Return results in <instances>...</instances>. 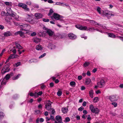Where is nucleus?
Returning a JSON list of instances; mask_svg holds the SVG:
<instances>
[{
	"instance_id": "nucleus-13",
	"label": "nucleus",
	"mask_w": 123,
	"mask_h": 123,
	"mask_svg": "<svg viewBox=\"0 0 123 123\" xmlns=\"http://www.w3.org/2000/svg\"><path fill=\"white\" fill-rule=\"evenodd\" d=\"M55 119L58 122V123H62V117L58 115L55 117Z\"/></svg>"
},
{
	"instance_id": "nucleus-18",
	"label": "nucleus",
	"mask_w": 123,
	"mask_h": 123,
	"mask_svg": "<svg viewBox=\"0 0 123 123\" xmlns=\"http://www.w3.org/2000/svg\"><path fill=\"white\" fill-rule=\"evenodd\" d=\"M36 49L38 50H41L43 48L41 45L39 44L36 46Z\"/></svg>"
},
{
	"instance_id": "nucleus-39",
	"label": "nucleus",
	"mask_w": 123,
	"mask_h": 123,
	"mask_svg": "<svg viewBox=\"0 0 123 123\" xmlns=\"http://www.w3.org/2000/svg\"><path fill=\"white\" fill-rule=\"evenodd\" d=\"M46 55V54L45 53H44V54L42 55H41L40 56H39V59L42 58L44 57Z\"/></svg>"
},
{
	"instance_id": "nucleus-31",
	"label": "nucleus",
	"mask_w": 123,
	"mask_h": 123,
	"mask_svg": "<svg viewBox=\"0 0 123 123\" xmlns=\"http://www.w3.org/2000/svg\"><path fill=\"white\" fill-rule=\"evenodd\" d=\"M8 58L11 59L15 58V57L14 55L11 54Z\"/></svg>"
},
{
	"instance_id": "nucleus-34",
	"label": "nucleus",
	"mask_w": 123,
	"mask_h": 123,
	"mask_svg": "<svg viewBox=\"0 0 123 123\" xmlns=\"http://www.w3.org/2000/svg\"><path fill=\"white\" fill-rule=\"evenodd\" d=\"M36 60L35 59H31L29 60L28 62L29 63H31L33 62H35L36 61Z\"/></svg>"
},
{
	"instance_id": "nucleus-50",
	"label": "nucleus",
	"mask_w": 123,
	"mask_h": 123,
	"mask_svg": "<svg viewBox=\"0 0 123 123\" xmlns=\"http://www.w3.org/2000/svg\"><path fill=\"white\" fill-rule=\"evenodd\" d=\"M83 113L84 114H86L87 113V111L85 110H84L83 111Z\"/></svg>"
},
{
	"instance_id": "nucleus-2",
	"label": "nucleus",
	"mask_w": 123,
	"mask_h": 123,
	"mask_svg": "<svg viewBox=\"0 0 123 123\" xmlns=\"http://www.w3.org/2000/svg\"><path fill=\"white\" fill-rule=\"evenodd\" d=\"M102 12V13L101 15L103 16H105L107 17L108 18H109V17L111 16H114L115 14L113 12L107 10H103Z\"/></svg>"
},
{
	"instance_id": "nucleus-4",
	"label": "nucleus",
	"mask_w": 123,
	"mask_h": 123,
	"mask_svg": "<svg viewBox=\"0 0 123 123\" xmlns=\"http://www.w3.org/2000/svg\"><path fill=\"white\" fill-rule=\"evenodd\" d=\"M89 108L91 111L93 113L98 114L99 112L98 109L97 108H95L91 104L90 105Z\"/></svg>"
},
{
	"instance_id": "nucleus-28",
	"label": "nucleus",
	"mask_w": 123,
	"mask_h": 123,
	"mask_svg": "<svg viewBox=\"0 0 123 123\" xmlns=\"http://www.w3.org/2000/svg\"><path fill=\"white\" fill-rule=\"evenodd\" d=\"M16 47L19 49H22V47L18 43L16 44Z\"/></svg>"
},
{
	"instance_id": "nucleus-26",
	"label": "nucleus",
	"mask_w": 123,
	"mask_h": 123,
	"mask_svg": "<svg viewBox=\"0 0 123 123\" xmlns=\"http://www.w3.org/2000/svg\"><path fill=\"white\" fill-rule=\"evenodd\" d=\"M11 75H11V74H10V75L7 74L6 75L4 79H5L6 80H8L9 79L10 76H11Z\"/></svg>"
},
{
	"instance_id": "nucleus-32",
	"label": "nucleus",
	"mask_w": 123,
	"mask_h": 123,
	"mask_svg": "<svg viewBox=\"0 0 123 123\" xmlns=\"http://www.w3.org/2000/svg\"><path fill=\"white\" fill-rule=\"evenodd\" d=\"M6 83V82L5 80V79H4L1 82V85H5Z\"/></svg>"
},
{
	"instance_id": "nucleus-44",
	"label": "nucleus",
	"mask_w": 123,
	"mask_h": 123,
	"mask_svg": "<svg viewBox=\"0 0 123 123\" xmlns=\"http://www.w3.org/2000/svg\"><path fill=\"white\" fill-rule=\"evenodd\" d=\"M6 51V50L5 49H3L2 50V51L1 54H0V56H1L3 55V53L5 52Z\"/></svg>"
},
{
	"instance_id": "nucleus-20",
	"label": "nucleus",
	"mask_w": 123,
	"mask_h": 123,
	"mask_svg": "<svg viewBox=\"0 0 123 123\" xmlns=\"http://www.w3.org/2000/svg\"><path fill=\"white\" fill-rule=\"evenodd\" d=\"M91 80L89 78L86 79V80L85 83L86 84L88 85L91 82Z\"/></svg>"
},
{
	"instance_id": "nucleus-47",
	"label": "nucleus",
	"mask_w": 123,
	"mask_h": 123,
	"mask_svg": "<svg viewBox=\"0 0 123 123\" xmlns=\"http://www.w3.org/2000/svg\"><path fill=\"white\" fill-rule=\"evenodd\" d=\"M21 64V63L20 62H18L15 64V66L16 67H17L18 66L20 65Z\"/></svg>"
},
{
	"instance_id": "nucleus-37",
	"label": "nucleus",
	"mask_w": 123,
	"mask_h": 123,
	"mask_svg": "<svg viewBox=\"0 0 123 123\" xmlns=\"http://www.w3.org/2000/svg\"><path fill=\"white\" fill-rule=\"evenodd\" d=\"M70 120V118L69 117H66L65 120V121L66 122H69Z\"/></svg>"
},
{
	"instance_id": "nucleus-60",
	"label": "nucleus",
	"mask_w": 123,
	"mask_h": 123,
	"mask_svg": "<svg viewBox=\"0 0 123 123\" xmlns=\"http://www.w3.org/2000/svg\"><path fill=\"white\" fill-rule=\"evenodd\" d=\"M42 94L43 92L42 91L39 92L37 93V94L38 95H42Z\"/></svg>"
},
{
	"instance_id": "nucleus-16",
	"label": "nucleus",
	"mask_w": 123,
	"mask_h": 123,
	"mask_svg": "<svg viewBox=\"0 0 123 123\" xmlns=\"http://www.w3.org/2000/svg\"><path fill=\"white\" fill-rule=\"evenodd\" d=\"M4 35L5 37H7L11 35L12 33L10 31H8L4 33Z\"/></svg>"
},
{
	"instance_id": "nucleus-10",
	"label": "nucleus",
	"mask_w": 123,
	"mask_h": 123,
	"mask_svg": "<svg viewBox=\"0 0 123 123\" xmlns=\"http://www.w3.org/2000/svg\"><path fill=\"white\" fill-rule=\"evenodd\" d=\"M26 16L25 19L27 21L30 22L32 20L33 18L32 15L27 14Z\"/></svg>"
},
{
	"instance_id": "nucleus-19",
	"label": "nucleus",
	"mask_w": 123,
	"mask_h": 123,
	"mask_svg": "<svg viewBox=\"0 0 123 123\" xmlns=\"http://www.w3.org/2000/svg\"><path fill=\"white\" fill-rule=\"evenodd\" d=\"M93 92L92 90H90L89 92V94L90 96L92 98L93 97Z\"/></svg>"
},
{
	"instance_id": "nucleus-24",
	"label": "nucleus",
	"mask_w": 123,
	"mask_h": 123,
	"mask_svg": "<svg viewBox=\"0 0 123 123\" xmlns=\"http://www.w3.org/2000/svg\"><path fill=\"white\" fill-rule=\"evenodd\" d=\"M21 75L20 74H18L17 76H14L12 78V79L13 80H15L18 79L19 77L21 76Z\"/></svg>"
},
{
	"instance_id": "nucleus-49",
	"label": "nucleus",
	"mask_w": 123,
	"mask_h": 123,
	"mask_svg": "<svg viewBox=\"0 0 123 123\" xmlns=\"http://www.w3.org/2000/svg\"><path fill=\"white\" fill-rule=\"evenodd\" d=\"M87 117V115L85 114H83L82 115V117L84 119H85Z\"/></svg>"
},
{
	"instance_id": "nucleus-29",
	"label": "nucleus",
	"mask_w": 123,
	"mask_h": 123,
	"mask_svg": "<svg viewBox=\"0 0 123 123\" xmlns=\"http://www.w3.org/2000/svg\"><path fill=\"white\" fill-rule=\"evenodd\" d=\"M98 97H96L93 99V101L95 103L97 102L98 101Z\"/></svg>"
},
{
	"instance_id": "nucleus-8",
	"label": "nucleus",
	"mask_w": 123,
	"mask_h": 123,
	"mask_svg": "<svg viewBox=\"0 0 123 123\" xmlns=\"http://www.w3.org/2000/svg\"><path fill=\"white\" fill-rule=\"evenodd\" d=\"M9 70V68L8 65H6L1 70V73L2 74H4L6 72H8Z\"/></svg>"
},
{
	"instance_id": "nucleus-40",
	"label": "nucleus",
	"mask_w": 123,
	"mask_h": 123,
	"mask_svg": "<svg viewBox=\"0 0 123 123\" xmlns=\"http://www.w3.org/2000/svg\"><path fill=\"white\" fill-rule=\"evenodd\" d=\"M49 11V12L48 14V15L49 16V15H51L52 14V13L53 12V11L52 9H50V10Z\"/></svg>"
},
{
	"instance_id": "nucleus-38",
	"label": "nucleus",
	"mask_w": 123,
	"mask_h": 123,
	"mask_svg": "<svg viewBox=\"0 0 123 123\" xmlns=\"http://www.w3.org/2000/svg\"><path fill=\"white\" fill-rule=\"evenodd\" d=\"M43 21L45 22H48L49 21V20L47 18H44L43 19Z\"/></svg>"
},
{
	"instance_id": "nucleus-27",
	"label": "nucleus",
	"mask_w": 123,
	"mask_h": 123,
	"mask_svg": "<svg viewBox=\"0 0 123 123\" xmlns=\"http://www.w3.org/2000/svg\"><path fill=\"white\" fill-rule=\"evenodd\" d=\"M5 4L6 5L8 6H11L12 5V3L11 2H5Z\"/></svg>"
},
{
	"instance_id": "nucleus-58",
	"label": "nucleus",
	"mask_w": 123,
	"mask_h": 123,
	"mask_svg": "<svg viewBox=\"0 0 123 123\" xmlns=\"http://www.w3.org/2000/svg\"><path fill=\"white\" fill-rule=\"evenodd\" d=\"M62 4V3L60 2H56L55 3V5H60Z\"/></svg>"
},
{
	"instance_id": "nucleus-14",
	"label": "nucleus",
	"mask_w": 123,
	"mask_h": 123,
	"mask_svg": "<svg viewBox=\"0 0 123 123\" xmlns=\"http://www.w3.org/2000/svg\"><path fill=\"white\" fill-rule=\"evenodd\" d=\"M35 16L37 19H40L42 18L43 15L41 13H37L35 14Z\"/></svg>"
},
{
	"instance_id": "nucleus-21",
	"label": "nucleus",
	"mask_w": 123,
	"mask_h": 123,
	"mask_svg": "<svg viewBox=\"0 0 123 123\" xmlns=\"http://www.w3.org/2000/svg\"><path fill=\"white\" fill-rule=\"evenodd\" d=\"M41 40V39H40L37 38H35L34 39V41L35 43H37L38 42H40Z\"/></svg>"
},
{
	"instance_id": "nucleus-17",
	"label": "nucleus",
	"mask_w": 123,
	"mask_h": 123,
	"mask_svg": "<svg viewBox=\"0 0 123 123\" xmlns=\"http://www.w3.org/2000/svg\"><path fill=\"white\" fill-rule=\"evenodd\" d=\"M62 111L63 113L65 114L68 112V109L67 107L62 108Z\"/></svg>"
},
{
	"instance_id": "nucleus-57",
	"label": "nucleus",
	"mask_w": 123,
	"mask_h": 123,
	"mask_svg": "<svg viewBox=\"0 0 123 123\" xmlns=\"http://www.w3.org/2000/svg\"><path fill=\"white\" fill-rule=\"evenodd\" d=\"M50 111H51V112H52V114H53L55 112V111L54 109H50Z\"/></svg>"
},
{
	"instance_id": "nucleus-3",
	"label": "nucleus",
	"mask_w": 123,
	"mask_h": 123,
	"mask_svg": "<svg viewBox=\"0 0 123 123\" xmlns=\"http://www.w3.org/2000/svg\"><path fill=\"white\" fill-rule=\"evenodd\" d=\"M62 17L60 16V15L57 13H54L53 16H51V18L53 19V18L55 19L59 20L61 21H63V19L61 18Z\"/></svg>"
},
{
	"instance_id": "nucleus-52",
	"label": "nucleus",
	"mask_w": 123,
	"mask_h": 123,
	"mask_svg": "<svg viewBox=\"0 0 123 123\" xmlns=\"http://www.w3.org/2000/svg\"><path fill=\"white\" fill-rule=\"evenodd\" d=\"M35 112L37 114H38L40 113V111L39 110H36L35 111Z\"/></svg>"
},
{
	"instance_id": "nucleus-61",
	"label": "nucleus",
	"mask_w": 123,
	"mask_h": 123,
	"mask_svg": "<svg viewBox=\"0 0 123 123\" xmlns=\"http://www.w3.org/2000/svg\"><path fill=\"white\" fill-rule=\"evenodd\" d=\"M54 83L53 82H51L49 84L50 86L52 87L54 86Z\"/></svg>"
},
{
	"instance_id": "nucleus-41",
	"label": "nucleus",
	"mask_w": 123,
	"mask_h": 123,
	"mask_svg": "<svg viewBox=\"0 0 123 123\" xmlns=\"http://www.w3.org/2000/svg\"><path fill=\"white\" fill-rule=\"evenodd\" d=\"M1 15L3 16H5L6 15V13L4 11H2L1 12Z\"/></svg>"
},
{
	"instance_id": "nucleus-12",
	"label": "nucleus",
	"mask_w": 123,
	"mask_h": 123,
	"mask_svg": "<svg viewBox=\"0 0 123 123\" xmlns=\"http://www.w3.org/2000/svg\"><path fill=\"white\" fill-rule=\"evenodd\" d=\"M45 108L48 110H50L51 109V105L50 102L47 103L45 105Z\"/></svg>"
},
{
	"instance_id": "nucleus-48",
	"label": "nucleus",
	"mask_w": 123,
	"mask_h": 123,
	"mask_svg": "<svg viewBox=\"0 0 123 123\" xmlns=\"http://www.w3.org/2000/svg\"><path fill=\"white\" fill-rule=\"evenodd\" d=\"M91 118L90 117V115H88L87 116V119L88 121H90L91 120Z\"/></svg>"
},
{
	"instance_id": "nucleus-36",
	"label": "nucleus",
	"mask_w": 123,
	"mask_h": 123,
	"mask_svg": "<svg viewBox=\"0 0 123 123\" xmlns=\"http://www.w3.org/2000/svg\"><path fill=\"white\" fill-rule=\"evenodd\" d=\"M10 52H12L14 54H15L16 52V50L14 48L10 50Z\"/></svg>"
},
{
	"instance_id": "nucleus-51",
	"label": "nucleus",
	"mask_w": 123,
	"mask_h": 123,
	"mask_svg": "<svg viewBox=\"0 0 123 123\" xmlns=\"http://www.w3.org/2000/svg\"><path fill=\"white\" fill-rule=\"evenodd\" d=\"M26 3L27 5H31V2L30 1H27L26 2Z\"/></svg>"
},
{
	"instance_id": "nucleus-9",
	"label": "nucleus",
	"mask_w": 123,
	"mask_h": 123,
	"mask_svg": "<svg viewBox=\"0 0 123 123\" xmlns=\"http://www.w3.org/2000/svg\"><path fill=\"white\" fill-rule=\"evenodd\" d=\"M68 36L71 39L74 40L76 39L77 36L73 33H70L68 34Z\"/></svg>"
},
{
	"instance_id": "nucleus-6",
	"label": "nucleus",
	"mask_w": 123,
	"mask_h": 123,
	"mask_svg": "<svg viewBox=\"0 0 123 123\" xmlns=\"http://www.w3.org/2000/svg\"><path fill=\"white\" fill-rule=\"evenodd\" d=\"M106 98L111 102L116 101L118 99L116 95L109 96H106Z\"/></svg>"
},
{
	"instance_id": "nucleus-15",
	"label": "nucleus",
	"mask_w": 123,
	"mask_h": 123,
	"mask_svg": "<svg viewBox=\"0 0 123 123\" xmlns=\"http://www.w3.org/2000/svg\"><path fill=\"white\" fill-rule=\"evenodd\" d=\"M19 26L20 27L22 28V29L23 30V29L24 30L27 27L30 26V25L25 24H22L21 25H20Z\"/></svg>"
},
{
	"instance_id": "nucleus-43",
	"label": "nucleus",
	"mask_w": 123,
	"mask_h": 123,
	"mask_svg": "<svg viewBox=\"0 0 123 123\" xmlns=\"http://www.w3.org/2000/svg\"><path fill=\"white\" fill-rule=\"evenodd\" d=\"M4 116V113L2 112H0V116L2 118Z\"/></svg>"
},
{
	"instance_id": "nucleus-1",
	"label": "nucleus",
	"mask_w": 123,
	"mask_h": 123,
	"mask_svg": "<svg viewBox=\"0 0 123 123\" xmlns=\"http://www.w3.org/2000/svg\"><path fill=\"white\" fill-rule=\"evenodd\" d=\"M75 27L81 30H86L87 31H93L94 30H98L94 27H87L86 26H83L80 25H75Z\"/></svg>"
},
{
	"instance_id": "nucleus-42",
	"label": "nucleus",
	"mask_w": 123,
	"mask_h": 123,
	"mask_svg": "<svg viewBox=\"0 0 123 123\" xmlns=\"http://www.w3.org/2000/svg\"><path fill=\"white\" fill-rule=\"evenodd\" d=\"M111 104L113 105L114 107H116L117 105V104L116 102L112 103Z\"/></svg>"
},
{
	"instance_id": "nucleus-53",
	"label": "nucleus",
	"mask_w": 123,
	"mask_h": 123,
	"mask_svg": "<svg viewBox=\"0 0 123 123\" xmlns=\"http://www.w3.org/2000/svg\"><path fill=\"white\" fill-rule=\"evenodd\" d=\"M78 79L79 80H81L82 79V77L81 75L79 76L78 77Z\"/></svg>"
},
{
	"instance_id": "nucleus-33",
	"label": "nucleus",
	"mask_w": 123,
	"mask_h": 123,
	"mask_svg": "<svg viewBox=\"0 0 123 123\" xmlns=\"http://www.w3.org/2000/svg\"><path fill=\"white\" fill-rule=\"evenodd\" d=\"M84 109V108L83 106H81L78 109V110L80 111H82Z\"/></svg>"
},
{
	"instance_id": "nucleus-56",
	"label": "nucleus",
	"mask_w": 123,
	"mask_h": 123,
	"mask_svg": "<svg viewBox=\"0 0 123 123\" xmlns=\"http://www.w3.org/2000/svg\"><path fill=\"white\" fill-rule=\"evenodd\" d=\"M86 103L85 101H84L82 105L84 106H86Z\"/></svg>"
},
{
	"instance_id": "nucleus-62",
	"label": "nucleus",
	"mask_w": 123,
	"mask_h": 123,
	"mask_svg": "<svg viewBox=\"0 0 123 123\" xmlns=\"http://www.w3.org/2000/svg\"><path fill=\"white\" fill-rule=\"evenodd\" d=\"M48 1L49 3H54V2L52 0H49Z\"/></svg>"
},
{
	"instance_id": "nucleus-22",
	"label": "nucleus",
	"mask_w": 123,
	"mask_h": 123,
	"mask_svg": "<svg viewBox=\"0 0 123 123\" xmlns=\"http://www.w3.org/2000/svg\"><path fill=\"white\" fill-rule=\"evenodd\" d=\"M97 11L98 13L100 14H101L102 13L103 10H101V8L99 7H98L97 8Z\"/></svg>"
},
{
	"instance_id": "nucleus-25",
	"label": "nucleus",
	"mask_w": 123,
	"mask_h": 123,
	"mask_svg": "<svg viewBox=\"0 0 123 123\" xmlns=\"http://www.w3.org/2000/svg\"><path fill=\"white\" fill-rule=\"evenodd\" d=\"M109 37H112L115 38V35L113 33H109L108 34Z\"/></svg>"
},
{
	"instance_id": "nucleus-59",
	"label": "nucleus",
	"mask_w": 123,
	"mask_h": 123,
	"mask_svg": "<svg viewBox=\"0 0 123 123\" xmlns=\"http://www.w3.org/2000/svg\"><path fill=\"white\" fill-rule=\"evenodd\" d=\"M22 37L24 35V33L23 32L21 31H20V33L19 34Z\"/></svg>"
},
{
	"instance_id": "nucleus-35",
	"label": "nucleus",
	"mask_w": 123,
	"mask_h": 123,
	"mask_svg": "<svg viewBox=\"0 0 123 123\" xmlns=\"http://www.w3.org/2000/svg\"><path fill=\"white\" fill-rule=\"evenodd\" d=\"M62 92L60 91H58L57 92V94L59 96H61L62 94Z\"/></svg>"
},
{
	"instance_id": "nucleus-30",
	"label": "nucleus",
	"mask_w": 123,
	"mask_h": 123,
	"mask_svg": "<svg viewBox=\"0 0 123 123\" xmlns=\"http://www.w3.org/2000/svg\"><path fill=\"white\" fill-rule=\"evenodd\" d=\"M90 63L89 62H85L84 64V67H86L88 66L89 64Z\"/></svg>"
},
{
	"instance_id": "nucleus-64",
	"label": "nucleus",
	"mask_w": 123,
	"mask_h": 123,
	"mask_svg": "<svg viewBox=\"0 0 123 123\" xmlns=\"http://www.w3.org/2000/svg\"><path fill=\"white\" fill-rule=\"evenodd\" d=\"M40 122H42L44 121V119L42 118H41L40 119Z\"/></svg>"
},
{
	"instance_id": "nucleus-55",
	"label": "nucleus",
	"mask_w": 123,
	"mask_h": 123,
	"mask_svg": "<svg viewBox=\"0 0 123 123\" xmlns=\"http://www.w3.org/2000/svg\"><path fill=\"white\" fill-rule=\"evenodd\" d=\"M20 31H18L15 33L14 34L15 35H17L18 34H19L20 33Z\"/></svg>"
},
{
	"instance_id": "nucleus-11",
	"label": "nucleus",
	"mask_w": 123,
	"mask_h": 123,
	"mask_svg": "<svg viewBox=\"0 0 123 123\" xmlns=\"http://www.w3.org/2000/svg\"><path fill=\"white\" fill-rule=\"evenodd\" d=\"M105 81L103 80H101L100 82H98L97 85L100 88H101L104 85Z\"/></svg>"
},
{
	"instance_id": "nucleus-23",
	"label": "nucleus",
	"mask_w": 123,
	"mask_h": 123,
	"mask_svg": "<svg viewBox=\"0 0 123 123\" xmlns=\"http://www.w3.org/2000/svg\"><path fill=\"white\" fill-rule=\"evenodd\" d=\"M70 85L71 86L74 87L75 86L76 83L74 81H72L70 82Z\"/></svg>"
},
{
	"instance_id": "nucleus-5",
	"label": "nucleus",
	"mask_w": 123,
	"mask_h": 123,
	"mask_svg": "<svg viewBox=\"0 0 123 123\" xmlns=\"http://www.w3.org/2000/svg\"><path fill=\"white\" fill-rule=\"evenodd\" d=\"M18 6L20 7H22L26 11H30L29 8L27 7V6L25 4L22 3H19L18 4Z\"/></svg>"
},
{
	"instance_id": "nucleus-54",
	"label": "nucleus",
	"mask_w": 123,
	"mask_h": 123,
	"mask_svg": "<svg viewBox=\"0 0 123 123\" xmlns=\"http://www.w3.org/2000/svg\"><path fill=\"white\" fill-rule=\"evenodd\" d=\"M38 109H40L42 108V105L41 104L39 105L38 106Z\"/></svg>"
},
{
	"instance_id": "nucleus-63",
	"label": "nucleus",
	"mask_w": 123,
	"mask_h": 123,
	"mask_svg": "<svg viewBox=\"0 0 123 123\" xmlns=\"http://www.w3.org/2000/svg\"><path fill=\"white\" fill-rule=\"evenodd\" d=\"M4 28V26L2 25H0V29L3 30Z\"/></svg>"
},
{
	"instance_id": "nucleus-7",
	"label": "nucleus",
	"mask_w": 123,
	"mask_h": 123,
	"mask_svg": "<svg viewBox=\"0 0 123 123\" xmlns=\"http://www.w3.org/2000/svg\"><path fill=\"white\" fill-rule=\"evenodd\" d=\"M43 29L46 31V33H48L50 36H52L54 33L53 31H52L51 30L45 27H44Z\"/></svg>"
},
{
	"instance_id": "nucleus-45",
	"label": "nucleus",
	"mask_w": 123,
	"mask_h": 123,
	"mask_svg": "<svg viewBox=\"0 0 123 123\" xmlns=\"http://www.w3.org/2000/svg\"><path fill=\"white\" fill-rule=\"evenodd\" d=\"M50 119L52 120H55V118L54 117V116H52L51 115H50Z\"/></svg>"
},
{
	"instance_id": "nucleus-46",
	"label": "nucleus",
	"mask_w": 123,
	"mask_h": 123,
	"mask_svg": "<svg viewBox=\"0 0 123 123\" xmlns=\"http://www.w3.org/2000/svg\"><path fill=\"white\" fill-rule=\"evenodd\" d=\"M36 33L35 32H33L31 34V35L32 36H34L36 35Z\"/></svg>"
}]
</instances>
